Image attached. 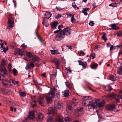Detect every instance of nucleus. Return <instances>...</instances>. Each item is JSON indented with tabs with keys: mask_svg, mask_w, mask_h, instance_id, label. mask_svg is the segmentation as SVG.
I'll return each instance as SVG.
<instances>
[{
	"mask_svg": "<svg viewBox=\"0 0 122 122\" xmlns=\"http://www.w3.org/2000/svg\"><path fill=\"white\" fill-rule=\"evenodd\" d=\"M56 91V89L54 87L51 89L49 93L46 97V101L47 102L49 103L52 102V98L55 96Z\"/></svg>",
	"mask_w": 122,
	"mask_h": 122,
	"instance_id": "1",
	"label": "nucleus"
},
{
	"mask_svg": "<svg viewBox=\"0 0 122 122\" xmlns=\"http://www.w3.org/2000/svg\"><path fill=\"white\" fill-rule=\"evenodd\" d=\"M83 109V107H82L76 109L74 111V115L77 117L80 116L82 115L84 113Z\"/></svg>",
	"mask_w": 122,
	"mask_h": 122,
	"instance_id": "2",
	"label": "nucleus"
},
{
	"mask_svg": "<svg viewBox=\"0 0 122 122\" xmlns=\"http://www.w3.org/2000/svg\"><path fill=\"white\" fill-rule=\"evenodd\" d=\"M64 37L65 36L63 33H62L61 31L55 37V39L56 41H59L62 40L64 38Z\"/></svg>",
	"mask_w": 122,
	"mask_h": 122,
	"instance_id": "3",
	"label": "nucleus"
},
{
	"mask_svg": "<svg viewBox=\"0 0 122 122\" xmlns=\"http://www.w3.org/2000/svg\"><path fill=\"white\" fill-rule=\"evenodd\" d=\"M93 102L92 100L89 99L88 97H86L83 99L82 103L83 105H86L87 104L88 105V103H92Z\"/></svg>",
	"mask_w": 122,
	"mask_h": 122,
	"instance_id": "4",
	"label": "nucleus"
},
{
	"mask_svg": "<svg viewBox=\"0 0 122 122\" xmlns=\"http://www.w3.org/2000/svg\"><path fill=\"white\" fill-rule=\"evenodd\" d=\"M64 107L63 104L60 102H55L54 107L57 109H60Z\"/></svg>",
	"mask_w": 122,
	"mask_h": 122,
	"instance_id": "5",
	"label": "nucleus"
},
{
	"mask_svg": "<svg viewBox=\"0 0 122 122\" xmlns=\"http://www.w3.org/2000/svg\"><path fill=\"white\" fill-rule=\"evenodd\" d=\"M64 35L65 36V35H70L71 33V29L69 28H67L64 29L61 31Z\"/></svg>",
	"mask_w": 122,
	"mask_h": 122,
	"instance_id": "6",
	"label": "nucleus"
},
{
	"mask_svg": "<svg viewBox=\"0 0 122 122\" xmlns=\"http://www.w3.org/2000/svg\"><path fill=\"white\" fill-rule=\"evenodd\" d=\"M116 108L115 106L113 104L107 105L105 107L106 110L108 111H112Z\"/></svg>",
	"mask_w": 122,
	"mask_h": 122,
	"instance_id": "7",
	"label": "nucleus"
},
{
	"mask_svg": "<svg viewBox=\"0 0 122 122\" xmlns=\"http://www.w3.org/2000/svg\"><path fill=\"white\" fill-rule=\"evenodd\" d=\"M66 110L68 113L70 114L73 112V109L71 104H69L67 105Z\"/></svg>",
	"mask_w": 122,
	"mask_h": 122,
	"instance_id": "8",
	"label": "nucleus"
},
{
	"mask_svg": "<svg viewBox=\"0 0 122 122\" xmlns=\"http://www.w3.org/2000/svg\"><path fill=\"white\" fill-rule=\"evenodd\" d=\"M8 25L10 27H12L14 26V19L12 17H10L8 18Z\"/></svg>",
	"mask_w": 122,
	"mask_h": 122,
	"instance_id": "9",
	"label": "nucleus"
},
{
	"mask_svg": "<svg viewBox=\"0 0 122 122\" xmlns=\"http://www.w3.org/2000/svg\"><path fill=\"white\" fill-rule=\"evenodd\" d=\"M44 114L42 113H39L37 114V120L39 122L42 121L44 119Z\"/></svg>",
	"mask_w": 122,
	"mask_h": 122,
	"instance_id": "10",
	"label": "nucleus"
},
{
	"mask_svg": "<svg viewBox=\"0 0 122 122\" xmlns=\"http://www.w3.org/2000/svg\"><path fill=\"white\" fill-rule=\"evenodd\" d=\"M51 61L55 64L56 67V68L58 69L60 63L59 60L57 59L54 58Z\"/></svg>",
	"mask_w": 122,
	"mask_h": 122,
	"instance_id": "11",
	"label": "nucleus"
},
{
	"mask_svg": "<svg viewBox=\"0 0 122 122\" xmlns=\"http://www.w3.org/2000/svg\"><path fill=\"white\" fill-rule=\"evenodd\" d=\"M63 117L61 115L57 116L56 117V122H63Z\"/></svg>",
	"mask_w": 122,
	"mask_h": 122,
	"instance_id": "12",
	"label": "nucleus"
},
{
	"mask_svg": "<svg viewBox=\"0 0 122 122\" xmlns=\"http://www.w3.org/2000/svg\"><path fill=\"white\" fill-rule=\"evenodd\" d=\"M79 64L80 65L82 66L83 68H86L87 66V63L86 61L83 62L81 60L78 61Z\"/></svg>",
	"mask_w": 122,
	"mask_h": 122,
	"instance_id": "13",
	"label": "nucleus"
},
{
	"mask_svg": "<svg viewBox=\"0 0 122 122\" xmlns=\"http://www.w3.org/2000/svg\"><path fill=\"white\" fill-rule=\"evenodd\" d=\"M38 102L40 105L43 106L45 102L44 98L42 97H39L38 100Z\"/></svg>",
	"mask_w": 122,
	"mask_h": 122,
	"instance_id": "14",
	"label": "nucleus"
},
{
	"mask_svg": "<svg viewBox=\"0 0 122 122\" xmlns=\"http://www.w3.org/2000/svg\"><path fill=\"white\" fill-rule=\"evenodd\" d=\"M96 103L95 102H92V103H88V108L89 110L92 108L94 109L96 107Z\"/></svg>",
	"mask_w": 122,
	"mask_h": 122,
	"instance_id": "15",
	"label": "nucleus"
},
{
	"mask_svg": "<svg viewBox=\"0 0 122 122\" xmlns=\"http://www.w3.org/2000/svg\"><path fill=\"white\" fill-rule=\"evenodd\" d=\"M105 104V101L103 100H102L98 102L97 104H96V105H97V107L100 108L104 106Z\"/></svg>",
	"mask_w": 122,
	"mask_h": 122,
	"instance_id": "16",
	"label": "nucleus"
},
{
	"mask_svg": "<svg viewBox=\"0 0 122 122\" xmlns=\"http://www.w3.org/2000/svg\"><path fill=\"white\" fill-rule=\"evenodd\" d=\"M115 99L116 101L118 102H120V99H122V91L120 92L119 95L116 96Z\"/></svg>",
	"mask_w": 122,
	"mask_h": 122,
	"instance_id": "17",
	"label": "nucleus"
},
{
	"mask_svg": "<svg viewBox=\"0 0 122 122\" xmlns=\"http://www.w3.org/2000/svg\"><path fill=\"white\" fill-rule=\"evenodd\" d=\"M0 72L1 73H3L4 75L2 76L4 77L5 76V75L7 74V71L5 67L3 66V67H1L0 68Z\"/></svg>",
	"mask_w": 122,
	"mask_h": 122,
	"instance_id": "18",
	"label": "nucleus"
},
{
	"mask_svg": "<svg viewBox=\"0 0 122 122\" xmlns=\"http://www.w3.org/2000/svg\"><path fill=\"white\" fill-rule=\"evenodd\" d=\"M57 70H54L52 71V73L51 75V78L53 80H54L56 78L57 75Z\"/></svg>",
	"mask_w": 122,
	"mask_h": 122,
	"instance_id": "19",
	"label": "nucleus"
},
{
	"mask_svg": "<svg viewBox=\"0 0 122 122\" xmlns=\"http://www.w3.org/2000/svg\"><path fill=\"white\" fill-rule=\"evenodd\" d=\"M28 118L30 119H33L35 118V115L34 112L30 111L29 112V115L28 116Z\"/></svg>",
	"mask_w": 122,
	"mask_h": 122,
	"instance_id": "20",
	"label": "nucleus"
},
{
	"mask_svg": "<svg viewBox=\"0 0 122 122\" xmlns=\"http://www.w3.org/2000/svg\"><path fill=\"white\" fill-rule=\"evenodd\" d=\"M98 65V64L95 63H93L91 64L90 66L92 69L94 70H96Z\"/></svg>",
	"mask_w": 122,
	"mask_h": 122,
	"instance_id": "21",
	"label": "nucleus"
},
{
	"mask_svg": "<svg viewBox=\"0 0 122 122\" xmlns=\"http://www.w3.org/2000/svg\"><path fill=\"white\" fill-rule=\"evenodd\" d=\"M48 19H46V18H44L42 22L43 24L45 25L46 27H47L49 25V23L47 20Z\"/></svg>",
	"mask_w": 122,
	"mask_h": 122,
	"instance_id": "22",
	"label": "nucleus"
},
{
	"mask_svg": "<svg viewBox=\"0 0 122 122\" xmlns=\"http://www.w3.org/2000/svg\"><path fill=\"white\" fill-rule=\"evenodd\" d=\"M45 15L46 17L44 18H46V19H48L52 15V14L50 12H46L45 13Z\"/></svg>",
	"mask_w": 122,
	"mask_h": 122,
	"instance_id": "23",
	"label": "nucleus"
},
{
	"mask_svg": "<svg viewBox=\"0 0 122 122\" xmlns=\"http://www.w3.org/2000/svg\"><path fill=\"white\" fill-rule=\"evenodd\" d=\"M55 109L52 107H50L48 109L49 114L54 115L55 113Z\"/></svg>",
	"mask_w": 122,
	"mask_h": 122,
	"instance_id": "24",
	"label": "nucleus"
},
{
	"mask_svg": "<svg viewBox=\"0 0 122 122\" xmlns=\"http://www.w3.org/2000/svg\"><path fill=\"white\" fill-rule=\"evenodd\" d=\"M117 72V73L119 75L122 74V63H121L120 67L118 68Z\"/></svg>",
	"mask_w": 122,
	"mask_h": 122,
	"instance_id": "25",
	"label": "nucleus"
},
{
	"mask_svg": "<svg viewBox=\"0 0 122 122\" xmlns=\"http://www.w3.org/2000/svg\"><path fill=\"white\" fill-rule=\"evenodd\" d=\"M103 36L102 37V39L105 42L106 41H107L108 40L107 38V35L106 33H103Z\"/></svg>",
	"mask_w": 122,
	"mask_h": 122,
	"instance_id": "26",
	"label": "nucleus"
},
{
	"mask_svg": "<svg viewBox=\"0 0 122 122\" xmlns=\"http://www.w3.org/2000/svg\"><path fill=\"white\" fill-rule=\"evenodd\" d=\"M113 89L110 86H107L105 87V91H111Z\"/></svg>",
	"mask_w": 122,
	"mask_h": 122,
	"instance_id": "27",
	"label": "nucleus"
},
{
	"mask_svg": "<svg viewBox=\"0 0 122 122\" xmlns=\"http://www.w3.org/2000/svg\"><path fill=\"white\" fill-rule=\"evenodd\" d=\"M17 52L19 55H20L21 56H23V53L22 50L18 49L17 50Z\"/></svg>",
	"mask_w": 122,
	"mask_h": 122,
	"instance_id": "28",
	"label": "nucleus"
},
{
	"mask_svg": "<svg viewBox=\"0 0 122 122\" xmlns=\"http://www.w3.org/2000/svg\"><path fill=\"white\" fill-rule=\"evenodd\" d=\"M51 53L52 54L55 55L56 54H60V52L58 51V50H51L50 51Z\"/></svg>",
	"mask_w": 122,
	"mask_h": 122,
	"instance_id": "29",
	"label": "nucleus"
},
{
	"mask_svg": "<svg viewBox=\"0 0 122 122\" xmlns=\"http://www.w3.org/2000/svg\"><path fill=\"white\" fill-rule=\"evenodd\" d=\"M64 92L63 95L64 97H67L69 96V92L68 90H65Z\"/></svg>",
	"mask_w": 122,
	"mask_h": 122,
	"instance_id": "30",
	"label": "nucleus"
},
{
	"mask_svg": "<svg viewBox=\"0 0 122 122\" xmlns=\"http://www.w3.org/2000/svg\"><path fill=\"white\" fill-rule=\"evenodd\" d=\"M58 23L57 22H54L52 24V27L53 29H55L56 27L57 26Z\"/></svg>",
	"mask_w": 122,
	"mask_h": 122,
	"instance_id": "31",
	"label": "nucleus"
},
{
	"mask_svg": "<svg viewBox=\"0 0 122 122\" xmlns=\"http://www.w3.org/2000/svg\"><path fill=\"white\" fill-rule=\"evenodd\" d=\"M79 101V99H77L74 98L72 100V103L73 104H74L76 105Z\"/></svg>",
	"mask_w": 122,
	"mask_h": 122,
	"instance_id": "32",
	"label": "nucleus"
},
{
	"mask_svg": "<svg viewBox=\"0 0 122 122\" xmlns=\"http://www.w3.org/2000/svg\"><path fill=\"white\" fill-rule=\"evenodd\" d=\"M109 79L111 81H115L116 80V77L110 75L109 76Z\"/></svg>",
	"mask_w": 122,
	"mask_h": 122,
	"instance_id": "33",
	"label": "nucleus"
},
{
	"mask_svg": "<svg viewBox=\"0 0 122 122\" xmlns=\"http://www.w3.org/2000/svg\"><path fill=\"white\" fill-rule=\"evenodd\" d=\"M31 106L33 107H34L36 104V102L34 100H32L31 101Z\"/></svg>",
	"mask_w": 122,
	"mask_h": 122,
	"instance_id": "34",
	"label": "nucleus"
},
{
	"mask_svg": "<svg viewBox=\"0 0 122 122\" xmlns=\"http://www.w3.org/2000/svg\"><path fill=\"white\" fill-rule=\"evenodd\" d=\"M115 96V94L113 93H112L111 94L106 96V97L108 98L110 97L112 98H113Z\"/></svg>",
	"mask_w": 122,
	"mask_h": 122,
	"instance_id": "35",
	"label": "nucleus"
},
{
	"mask_svg": "<svg viewBox=\"0 0 122 122\" xmlns=\"http://www.w3.org/2000/svg\"><path fill=\"white\" fill-rule=\"evenodd\" d=\"M26 55L29 58H31L32 57V55L31 53L29 52H27L26 53Z\"/></svg>",
	"mask_w": 122,
	"mask_h": 122,
	"instance_id": "36",
	"label": "nucleus"
},
{
	"mask_svg": "<svg viewBox=\"0 0 122 122\" xmlns=\"http://www.w3.org/2000/svg\"><path fill=\"white\" fill-rule=\"evenodd\" d=\"M65 84L67 87L69 89H71L72 88V86L69 83L66 82H65Z\"/></svg>",
	"mask_w": 122,
	"mask_h": 122,
	"instance_id": "37",
	"label": "nucleus"
},
{
	"mask_svg": "<svg viewBox=\"0 0 122 122\" xmlns=\"http://www.w3.org/2000/svg\"><path fill=\"white\" fill-rule=\"evenodd\" d=\"M95 57V55L94 53H91L90 55V57L91 59H93Z\"/></svg>",
	"mask_w": 122,
	"mask_h": 122,
	"instance_id": "38",
	"label": "nucleus"
},
{
	"mask_svg": "<svg viewBox=\"0 0 122 122\" xmlns=\"http://www.w3.org/2000/svg\"><path fill=\"white\" fill-rule=\"evenodd\" d=\"M12 93V92L10 90H8L5 92V93L6 95H10Z\"/></svg>",
	"mask_w": 122,
	"mask_h": 122,
	"instance_id": "39",
	"label": "nucleus"
},
{
	"mask_svg": "<svg viewBox=\"0 0 122 122\" xmlns=\"http://www.w3.org/2000/svg\"><path fill=\"white\" fill-rule=\"evenodd\" d=\"M110 6H112L113 7H117V5L116 3H111L109 5Z\"/></svg>",
	"mask_w": 122,
	"mask_h": 122,
	"instance_id": "40",
	"label": "nucleus"
},
{
	"mask_svg": "<svg viewBox=\"0 0 122 122\" xmlns=\"http://www.w3.org/2000/svg\"><path fill=\"white\" fill-rule=\"evenodd\" d=\"M78 53L79 55L80 56H84L85 55V53L82 51H79Z\"/></svg>",
	"mask_w": 122,
	"mask_h": 122,
	"instance_id": "41",
	"label": "nucleus"
},
{
	"mask_svg": "<svg viewBox=\"0 0 122 122\" xmlns=\"http://www.w3.org/2000/svg\"><path fill=\"white\" fill-rule=\"evenodd\" d=\"M37 29H36V30L35 31V34L36 35V36H37V38H38L39 40L41 42H42V40H41V38L39 37V36H38V35L37 34Z\"/></svg>",
	"mask_w": 122,
	"mask_h": 122,
	"instance_id": "42",
	"label": "nucleus"
},
{
	"mask_svg": "<svg viewBox=\"0 0 122 122\" xmlns=\"http://www.w3.org/2000/svg\"><path fill=\"white\" fill-rule=\"evenodd\" d=\"M11 68V65L10 64H9L8 65V68L9 69V71L10 72H11L12 71Z\"/></svg>",
	"mask_w": 122,
	"mask_h": 122,
	"instance_id": "43",
	"label": "nucleus"
},
{
	"mask_svg": "<svg viewBox=\"0 0 122 122\" xmlns=\"http://www.w3.org/2000/svg\"><path fill=\"white\" fill-rule=\"evenodd\" d=\"M117 35L118 36L121 37L122 36V32L121 31H119L117 32Z\"/></svg>",
	"mask_w": 122,
	"mask_h": 122,
	"instance_id": "44",
	"label": "nucleus"
},
{
	"mask_svg": "<svg viewBox=\"0 0 122 122\" xmlns=\"http://www.w3.org/2000/svg\"><path fill=\"white\" fill-rule=\"evenodd\" d=\"M20 96L21 97H23L26 95V94L25 92H21L20 93Z\"/></svg>",
	"mask_w": 122,
	"mask_h": 122,
	"instance_id": "45",
	"label": "nucleus"
},
{
	"mask_svg": "<svg viewBox=\"0 0 122 122\" xmlns=\"http://www.w3.org/2000/svg\"><path fill=\"white\" fill-rule=\"evenodd\" d=\"M5 63L6 61L4 60V59H2L1 62V65H2L3 66H4L5 65Z\"/></svg>",
	"mask_w": 122,
	"mask_h": 122,
	"instance_id": "46",
	"label": "nucleus"
},
{
	"mask_svg": "<svg viewBox=\"0 0 122 122\" xmlns=\"http://www.w3.org/2000/svg\"><path fill=\"white\" fill-rule=\"evenodd\" d=\"M113 28H118V27H117L116 24H113L110 25Z\"/></svg>",
	"mask_w": 122,
	"mask_h": 122,
	"instance_id": "47",
	"label": "nucleus"
},
{
	"mask_svg": "<svg viewBox=\"0 0 122 122\" xmlns=\"http://www.w3.org/2000/svg\"><path fill=\"white\" fill-rule=\"evenodd\" d=\"M65 69L68 73L70 74L71 72V70L69 68V67L66 68Z\"/></svg>",
	"mask_w": 122,
	"mask_h": 122,
	"instance_id": "48",
	"label": "nucleus"
},
{
	"mask_svg": "<svg viewBox=\"0 0 122 122\" xmlns=\"http://www.w3.org/2000/svg\"><path fill=\"white\" fill-rule=\"evenodd\" d=\"M12 71L14 75L15 76L16 75L17 73V70L15 69L14 68L13 69Z\"/></svg>",
	"mask_w": 122,
	"mask_h": 122,
	"instance_id": "49",
	"label": "nucleus"
},
{
	"mask_svg": "<svg viewBox=\"0 0 122 122\" xmlns=\"http://www.w3.org/2000/svg\"><path fill=\"white\" fill-rule=\"evenodd\" d=\"M71 20L72 23L75 22L76 21V20L74 18V16L72 17L71 18Z\"/></svg>",
	"mask_w": 122,
	"mask_h": 122,
	"instance_id": "50",
	"label": "nucleus"
},
{
	"mask_svg": "<svg viewBox=\"0 0 122 122\" xmlns=\"http://www.w3.org/2000/svg\"><path fill=\"white\" fill-rule=\"evenodd\" d=\"M25 69L26 70L30 69V64H27L26 67H25Z\"/></svg>",
	"mask_w": 122,
	"mask_h": 122,
	"instance_id": "51",
	"label": "nucleus"
},
{
	"mask_svg": "<svg viewBox=\"0 0 122 122\" xmlns=\"http://www.w3.org/2000/svg\"><path fill=\"white\" fill-rule=\"evenodd\" d=\"M21 47L23 49H25L27 48V46L25 44H23L21 45Z\"/></svg>",
	"mask_w": 122,
	"mask_h": 122,
	"instance_id": "52",
	"label": "nucleus"
},
{
	"mask_svg": "<svg viewBox=\"0 0 122 122\" xmlns=\"http://www.w3.org/2000/svg\"><path fill=\"white\" fill-rule=\"evenodd\" d=\"M64 120L66 122H69V118L68 117H66L64 118Z\"/></svg>",
	"mask_w": 122,
	"mask_h": 122,
	"instance_id": "53",
	"label": "nucleus"
},
{
	"mask_svg": "<svg viewBox=\"0 0 122 122\" xmlns=\"http://www.w3.org/2000/svg\"><path fill=\"white\" fill-rule=\"evenodd\" d=\"M89 25L91 26H93L94 24V22L92 21H91L89 23Z\"/></svg>",
	"mask_w": 122,
	"mask_h": 122,
	"instance_id": "54",
	"label": "nucleus"
},
{
	"mask_svg": "<svg viewBox=\"0 0 122 122\" xmlns=\"http://www.w3.org/2000/svg\"><path fill=\"white\" fill-rule=\"evenodd\" d=\"M61 16V14H58L57 16H56V18L57 19H58L60 18Z\"/></svg>",
	"mask_w": 122,
	"mask_h": 122,
	"instance_id": "55",
	"label": "nucleus"
},
{
	"mask_svg": "<svg viewBox=\"0 0 122 122\" xmlns=\"http://www.w3.org/2000/svg\"><path fill=\"white\" fill-rule=\"evenodd\" d=\"M35 62H33L32 61L31 62L30 64V66H31L32 68H34V63Z\"/></svg>",
	"mask_w": 122,
	"mask_h": 122,
	"instance_id": "56",
	"label": "nucleus"
},
{
	"mask_svg": "<svg viewBox=\"0 0 122 122\" xmlns=\"http://www.w3.org/2000/svg\"><path fill=\"white\" fill-rule=\"evenodd\" d=\"M72 6L75 9L76 8L77 6L75 2H74L72 3Z\"/></svg>",
	"mask_w": 122,
	"mask_h": 122,
	"instance_id": "57",
	"label": "nucleus"
},
{
	"mask_svg": "<svg viewBox=\"0 0 122 122\" xmlns=\"http://www.w3.org/2000/svg\"><path fill=\"white\" fill-rule=\"evenodd\" d=\"M52 118L51 117H49L48 118V119L47 120V122H52Z\"/></svg>",
	"mask_w": 122,
	"mask_h": 122,
	"instance_id": "58",
	"label": "nucleus"
},
{
	"mask_svg": "<svg viewBox=\"0 0 122 122\" xmlns=\"http://www.w3.org/2000/svg\"><path fill=\"white\" fill-rule=\"evenodd\" d=\"M66 14L67 15V17H71V18L73 16H74V15H73L71 14L70 13H67Z\"/></svg>",
	"mask_w": 122,
	"mask_h": 122,
	"instance_id": "59",
	"label": "nucleus"
},
{
	"mask_svg": "<svg viewBox=\"0 0 122 122\" xmlns=\"http://www.w3.org/2000/svg\"><path fill=\"white\" fill-rule=\"evenodd\" d=\"M12 83H13L14 85H15V84H18L19 83V82L15 81L12 80Z\"/></svg>",
	"mask_w": 122,
	"mask_h": 122,
	"instance_id": "60",
	"label": "nucleus"
},
{
	"mask_svg": "<svg viewBox=\"0 0 122 122\" xmlns=\"http://www.w3.org/2000/svg\"><path fill=\"white\" fill-rule=\"evenodd\" d=\"M32 61L34 62H35L37 60V58L36 57H34L32 59Z\"/></svg>",
	"mask_w": 122,
	"mask_h": 122,
	"instance_id": "61",
	"label": "nucleus"
},
{
	"mask_svg": "<svg viewBox=\"0 0 122 122\" xmlns=\"http://www.w3.org/2000/svg\"><path fill=\"white\" fill-rule=\"evenodd\" d=\"M82 12L85 15H86L88 14L86 12V11H84V10H82Z\"/></svg>",
	"mask_w": 122,
	"mask_h": 122,
	"instance_id": "62",
	"label": "nucleus"
},
{
	"mask_svg": "<svg viewBox=\"0 0 122 122\" xmlns=\"http://www.w3.org/2000/svg\"><path fill=\"white\" fill-rule=\"evenodd\" d=\"M89 10L90 9L89 8H83V10H84V11H89Z\"/></svg>",
	"mask_w": 122,
	"mask_h": 122,
	"instance_id": "63",
	"label": "nucleus"
},
{
	"mask_svg": "<svg viewBox=\"0 0 122 122\" xmlns=\"http://www.w3.org/2000/svg\"><path fill=\"white\" fill-rule=\"evenodd\" d=\"M119 29V27H118V28H109V29L110 30H116Z\"/></svg>",
	"mask_w": 122,
	"mask_h": 122,
	"instance_id": "64",
	"label": "nucleus"
}]
</instances>
